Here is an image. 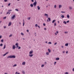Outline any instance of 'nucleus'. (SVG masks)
<instances>
[{"label":"nucleus","instance_id":"nucleus-1","mask_svg":"<svg viewBox=\"0 0 74 74\" xmlns=\"http://www.w3.org/2000/svg\"><path fill=\"white\" fill-rule=\"evenodd\" d=\"M16 57L15 56V55H13V56H8L7 57V58L8 59V58H15Z\"/></svg>","mask_w":74,"mask_h":74},{"label":"nucleus","instance_id":"nucleus-2","mask_svg":"<svg viewBox=\"0 0 74 74\" xmlns=\"http://www.w3.org/2000/svg\"><path fill=\"white\" fill-rule=\"evenodd\" d=\"M33 5H34V7H36V5H37V1H35L34 2Z\"/></svg>","mask_w":74,"mask_h":74},{"label":"nucleus","instance_id":"nucleus-3","mask_svg":"<svg viewBox=\"0 0 74 74\" xmlns=\"http://www.w3.org/2000/svg\"><path fill=\"white\" fill-rule=\"evenodd\" d=\"M33 52V50H31L29 52V54H32Z\"/></svg>","mask_w":74,"mask_h":74},{"label":"nucleus","instance_id":"nucleus-4","mask_svg":"<svg viewBox=\"0 0 74 74\" xmlns=\"http://www.w3.org/2000/svg\"><path fill=\"white\" fill-rule=\"evenodd\" d=\"M16 48V47H15V45H13L12 49H15Z\"/></svg>","mask_w":74,"mask_h":74},{"label":"nucleus","instance_id":"nucleus-5","mask_svg":"<svg viewBox=\"0 0 74 74\" xmlns=\"http://www.w3.org/2000/svg\"><path fill=\"white\" fill-rule=\"evenodd\" d=\"M8 53H9V52H6L3 55V56H5V55H6L7 54H8Z\"/></svg>","mask_w":74,"mask_h":74},{"label":"nucleus","instance_id":"nucleus-6","mask_svg":"<svg viewBox=\"0 0 74 74\" xmlns=\"http://www.w3.org/2000/svg\"><path fill=\"white\" fill-rule=\"evenodd\" d=\"M29 57H30V58H32V56H33V54H29Z\"/></svg>","mask_w":74,"mask_h":74},{"label":"nucleus","instance_id":"nucleus-7","mask_svg":"<svg viewBox=\"0 0 74 74\" xmlns=\"http://www.w3.org/2000/svg\"><path fill=\"white\" fill-rule=\"evenodd\" d=\"M15 15H14L12 16V19H14L15 18Z\"/></svg>","mask_w":74,"mask_h":74},{"label":"nucleus","instance_id":"nucleus-8","mask_svg":"<svg viewBox=\"0 0 74 74\" xmlns=\"http://www.w3.org/2000/svg\"><path fill=\"white\" fill-rule=\"evenodd\" d=\"M45 16H47V18H48V14H45Z\"/></svg>","mask_w":74,"mask_h":74},{"label":"nucleus","instance_id":"nucleus-9","mask_svg":"<svg viewBox=\"0 0 74 74\" xmlns=\"http://www.w3.org/2000/svg\"><path fill=\"white\" fill-rule=\"evenodd\" d=\"M59 33V32L58 31H57L55 33V34L56 36L57 35V34H58Z\"/></svg>","mask_w":74,"mask_h":74},{"label":"nucleus","instance_id":"nucleus-10","mask_svg":"<svg viewBox=\"0 0 74 74\" xmlns=\"http://www.w3.org/2000/svg\"><path fill=\"white\" fill-rule=\"evenodd\" d=\"M37 8L38 9V10H40V6H38L37 7Z\"/></svg>","mask_w":74,"mask_h":74},{"label":"nucleus","instance_id":"nucleus-11","mask_svg":"<svg viewBox=\"0 0 74 74\" xmlns=\"http://www.w3.org/2000/svg\"><path fill=\"white\" fill-rule=\"evenodd\" d=\"M62 7V6L61 5H59V8H60Z\"/></svg>","mask_w":74,"mask_h":74},{"label":"nucleus","instance_id":"nucleus-12","mask_svg":"<svg viewBox=\"0 0 74 74\" xmlns=\"http://www.w3.org/2000/svg\"><path fill=\"white\" fill-rule=\"evenodd\" d=\"M25 62H23L22 63V65H25Z\"/></svg>","mask_w":74,"mask_h":74},{"label":"nucleus","instance_id":"nucleus-13","mask_svg":"<svg viewBox=\"0 0 74 74\" xmlns=\"http://www.w3.org/2000/svg\"><path fill=\"white\" fill-rule=\"evenodd\" d=\"M11 22H10L8 24V26H10L11 25Z\"/></svg>","mask_w":74,"mask_h":74},{"label":"nucleus","instance_id":"nucleus-14","mask_svg":"<svg viewBox=\"0 0 74 74\" xmlns=\"http://www.w3.org/2000/svg\"><path fill=\"white\" fill-rule=\"evenodd\" d=\"M65 46L66 47H67V46H68V45H69V43H66L65 44Z\"/></svg>","mask_w":74,"mask_h":74},{"label":"nucleus","instance_id":"nucleus-15","mask_svg":"<svg viewBox=\"0 0 74 74\" xmlns=\"http://www.w3.org/2000/svg\"><path fill=\"white\" fill-rule=\"evenodd\" d=\"M59 59H60V58H57L56 59V60H59Z\"/></svg>","mask_w":74,"mask_h":74},{"label":"nucleus","instance_id":"nucleus-16","mask_svg":"<svg viewBox=\"0 0 74 74\" xmlns=\"http://www.w3.org/2000/svg\"><path fill=\"white\" fill-rule=\"evenodd\" d=\"M17 66V65L16 64H14L13 66V67H16Z\"/></svg>","mask_w":74,"mask_h":74},{"label":"nucleus","instance_id":"nucleus-17","mask_svg":"<svg viewBox=\"0 0 74 74\" xmlns=\"http://www.w3.org/2000/svg\"><path fill=\"white\" fill-rule=\"evenodd\" d=\"M69 8L70 10H72L73 9V8H72V7L71 6H69Z\"/></svg>","mask_w":74,"mask_h":74},{"label":"nucleus","instance_id":"nucleus-18","mask_svg":"<svg viewBox=\"0 0 74 74\" xmlns=\"http://www.w3.org/2000/svg\"><path fill=\"white\" fill-rule=\"evenodd\" d=\"M67 18H68V19L70 18V16L68 14L67 15Z\"/></svg>","mask_w":74,"mask_h":74},{"label":"nucleus","instance_id":"nucleus-19","mask_svg":"<svg viewBox=\"0 0 74 74\" xmlns=\"http://www.w3.org/2000/svg\"><path fill=\"white\" fill-rule=\"evenodd\" d=\"M63 23H64V24H65V25H66L67 24V23H66V22L65 21H64Z\"/></svg>","mask_w":74,"mask_h":74},{"label":"nucleus","instance_id":"nucleus-20","mask_svg":"<svg viewBox=\"0 0 74 74\" xmlns=\"http://www.w3.org/2000/svg\"><path fill=\"white\" fill-rule=\"evenodd\" d=\"M30 6L31 7H33V4H31Z\"/></svg>","mask_w":74,"mask_h":74},{"label":"nucleus","instance_id":"nucleus-21","mask_svg":"<svg viewBox=\"0 0 74 74\" xmlns=\"http://www.w3.org/2000/svg\"><path fill=\"white\" fill-rule=\"evenodd\" d=\"M56 21V20H53L52 22L53 23H54V22H55Z\"/></svg>","mask_w":74,"mask_h":74},{"label":"nucleus","instance_id":"nucleus-22","mask_svg":"<svg viewBox=\"0 0 74 74\" xmlns=\"http://www.w3.org/2000/svg\"><path fill=\"white\" fill-rule=\"evenodd\" d=\"M46 53V54H47L46 55H49V53L48 52Z\"/></svg>","mask_w":74,"mask_h":74},{"label":"nucleus","instance_id":"nucleus-23","mask_svg":"<svg viewBox=\"0 0 74 74\" xmlns=\"http://www.w3.org/2000/svg\"><path fill=\"white\" fill-rule=\"evenodd\" d=\"M61 17L62 18H64V16L63 15H61Z\"/></svg>","mask_w":74,"mask_h":74},{"label":"nucleus","instance_id":"nucleus-24","mask_svg":"<svg viewBox=\"0 0 74 74\" xmlns=\"http://www.w3.org/2000/svg\"><path fill=\"white\" fill-rule=\"evenodd\" d=\"M48 52H49V53H51V50L48 49Z\"/></svg>","mask_w":74,"mask_h":74},{"label":"nucleus","instance_id":"nucleus-25","mask_svg":"<svg viewBox=\"0 0 74 74\" xmlns=\"http://www.w3.org/2000/svg\"><path fill=\"white\" fill-rule=\"evenodd\" d=\"M30 18H31L30 17H28L27 18V19L28 20H30Z\"/></svg>","mask_w":74,"mask_h":74},{"label":"nucleus","instance_id":"nucleus-26","mask_svg":"<svg viewBox=\"0 0 74 74\" xmlns=\"http://www.w3.org/2000/svg\"><path fill=\"white\" fill-rule=\"evenodd\" d=\"M6 47V46H5V45H4V47L3 48V49H5V47Z\"/></svg>","mask_w":74,"mask_h":74},{"label":"nucleus","instance_id":"nucleus-27","mask_svg":"<svg viewBox=\"0 0 74 74\" xmlns=\"http://www.w3.org/2000/svg\"><path fill=\"white\" fill-rule=\"evenodd\" d=\"M18 43H16V44H15V45L16 46H18Z\"/></svg>","mask_w":74,"mask_h":74},{"label":"nucleus","instance_id":"nucleus-28","mask_svg":"<svg viewBox=\"0 0 74 74\" xmlns=\"http://www.w3.org/2000/svg\"><path fill=\"white\" fill-rule=\"evenodd\" d=\"M48 19L49 20V21L50 22V21H51V18H48Z\"/></svg>","mask_w":74,"mask_h":74},{"label":"nucleus","instance_id":"nucleus-29","mask_svg":"<svg viewBox=\"0 0 74 74\" xmlns=\"http://www.w3.org/2000/svg\"><path fill=\"white\" fill-rule=\"evenodd\" d=\"M12 34L11 35H10L9 36V37H12Z\"/></svg>","mask_w":74,"mask_h":74},{"label":"nucleus","instance_id":"nucleus-30","mask_svg":"<svg viewBox=\"0 0 74 74\" xmlns=\"http://www.w3.org/2000/svg\"><path fill=\"white\" fill-rule=\"evenodd\" d=\"M3 45V44L1 43L0 45V47H2Z\"/></svg>","mask_w":74,"mask_h":74},{"label":"nucleus","instance_id":"nucleus-31","mask_svg":"<svg viewBox=\"0 0 74 74\" xmlns=\"http://www.w3.org/2000/svg\"><path fill=\"white\" fill-rule=\"evenodd\" d=\"M22 73L23 74H25V71H23Z\"/></svg>","mask_w":74,"mask_h":74},{"label":"nucleus","instance_id":"nucleus-32","mask_svg":"<svg viewBox=\"0 0 74 74\" xmlns=\"http://www.w3.org/2000/svg\"><path fill=\"white\" fill-rule=\"evenodd\" d=\"M21 35H22V36H24V34H23V33H21Z\"/></svg>","mask_w":74,"mask_h":74},{"label":"nucleus","instance_id":"nucleus-33","mask_svg":"<svg viewBox=\"0 0 74 74\" xmlns=\"http://www.w3.org/2000/svg\"><path fill=\"white\" fill-rule=\"evenodd\" d=\"M1 42H3L4 40H3L2 39L1 40Z\"/></svg>","mask_w":74,"mask_h":74},{"label":"nucleus","instance_id":"nucleus-34","mask_svg":"<svg viewBox=\"0 0 74 74\" xmlns=\"http://www.w3.org/2000/svg\"><path fill=\"white\" fill-rule=\"evenodd\" d=\"M44 64H42L41 65V67H44Z\"/></svg>","mask_w":74,"mask_h":74},{"label":"nucleus","instance_id":"nucleus-35","mask_svg":"<svg viewBox=\"0 0 74 74\" xmlns=\"http://www.w3.org/2000/svg\"><path fill=\"white\" fill-rule=\"evenodd\" d=\"M49 44H52V42H49Z\"/></svg>","mask_w":74,"mask_h":74},{"label":"nucleus","instance_id":"nucleus-36","mask_svg":"<svg viewBox=\"0 0 74 74\" xmlns=\"http://www.w3.org/2000/svg\"><path fill=\"white\" fill-rule=\"evenodd\" d=\"M54 7L55 8H56V5H55Z\"/></svg>","mask_w":74,"mask_h":74},{"label":"nucleus","instance_id":"nucleus-37","mask_svg":"<svg viewBox=\"0 0 74 74\" xmlns=\"http://www.w3.org/2000/svg\"><path fill=\"white\" fill-rule=\"evenodd\" d=\"M10 5H11V3H9L8 5V6H10Z\"/></svg>","mask_w":74,"mask_h":74},{"label":"nucleus","instance_id":"nucleus-38","mask_svg":"<svg viewBox=\"0 0 74 74\" xmlns=\"http://www.w3.org/2000/svg\"><path fill=\"white\" fill-rule=\"evenodd\" d=\"M64 33L65 34H67V33H68V32H64Z\"/></svg>","mask_w":74,"mask_h":74},{"label":"nucleus","instance_id":"nucleus-39","mask_svg":"<svg viewBox=\"0 0 74 74\" xmlns=\"http://www.w3.org/2000/svg\"><path fill=\"white\" fill-rule=\"evenodd\" d=\"M35 26L37 27V26H38V25H37V24H36L35 25Z\"/></svg>","mask_w":74,"mask_h":74},{"label":"nucleus","instance_id":"nucleus-40","mask_svg":"<svg viewBox=\"0 0 74 74\" xmlns=\"http://www.w3.org/2000/svg\"><path fill=\"white\" fill-rule=\"evenodd\" d=\"M21 48V47H18V49H20Z\"/></svg>","mask_w":74,"mask_h":74},{"label":"nucleus","instance_id":"nucleus-41","mask_svg":"<svg viewBox=\"0 0 74 74\" xmlns=\"http://www.w3.org/2000/svg\"><path fill=\"white\" fill-rule=\"evenodd\" d=\"M24 25H25V22H23V26H24Z\"/></svg>","mask_w":74,"mask_h":74},{"label":"nucleus","instance_id":"nucleus-42","mask_svg":"<svg viewBox=\"0 0 74 74\" xmlns=\"http://www.w3.org/2000/svg\"><path fill=\"white\" fill-rule=\"evenodd\" d=\"M64 74H69V73L67 72H66Z\"/></svg>","mask_w":74,"mask_h":74},{"label":"nucleus","instance_id":"nucleus-43","mask_svg":"<svg viewBox=\"0 0 74 74\" xmlns=\"http://www.w3.org/2000/svg\"><path fill=\"white\" fill-rule=\"evenodd\" d=\"M15 10V11H19L18 9H16Z\"/></svg>","mask_w":74,"mask_h":74},{"label":"nucleus","instance_id":"nucleus-44","mask_svg":"<svg viewBox=\"0 0 74 74\" xmlns=\"http://www.w3.org/2000/svg\"><path fill=\"white\" fill-rule=\"evenodd\" d=\"M8 11H9V12H10V11H12V10H8Z\"/></svg>","mask_w":74,"mask_h":74},{"label":"nucleus","instance_id":"nucleus-45","mask_svg":"<svg viewBox=\"0 0 74 74\" xmlns=\"http://www.w3.org/2000/svg\"><path fill=\"white\" fill-rule=\"evenodd\" d=\"M56 64V62H54V65H55V64Z\"/></svg>","mask_w":74,"mask_h":74},{"label":"nucleus","instance_id":"nucleus-46","mask_svg":"<svg viewBox=\"0 0 74 74\" xmlns=\"http://www.w3.org/2000/svg\"><path fill=\"white\" fill-rule=\"evenodd\" d=\"M56 23H54V26H56Z\"/></svg>","mask_w":74,"mask_h":74},{"label":"nucleus","instance_id":"nucleus-47","mask_svg":"<svg viewBox=\"0 0 74 74\" xmlns=\"http://www.w3.org/2000/svg\"><path fill=\"white\" fill-rule=\"evenodd\" d=\"M19 47V46H17L16 47V48H18Z\"/></svg>","mask_w":74,"mask_h":74},{"label":"nucleus","instance_id":"nucleus-48","mask_svg":"<svg viewBox=\"0 0 74 74\" xmlns=\"http://www.w3.org/2000/svg\"><path fill=\"white\" fill-rule=\"evenodd\" d=\"M4 2H7V0H4Z\"/></svg>","mask_w":74,"mask_h":74},{"label":"nucleus","instance_id":"nucleus-49","mask_svg":"<svg viewBox=\"0 0 74 74\" xmlns=\"http://www.w3.org/2000/svg\"><path fill=\"white\" fill-rule=\"evenodd\" d=\"M61 12L62 13H65V12H63V11H62V12Z\"/></svg>","mask_w":74,"mask_h":74},{"label":"nucleus","instance_id":"nucleus-50","mask_svg":"<svg viewBox=\"0 0 74 74\" xmlns=\"http://www.w3.org/2000/svg\"><path fill=\"white\" fill-rule=\"evenodd\" d=\"M56 44H57V42H56V43L54 44V45H56Z\"/></svg>","mask_w":74,"mask_h":74},{"label":"nucleus","instance_id":"nucleus-51","mask_svg":"<svg viewBox=\"0 0 74 74\" xmlns=\"http://www.w3.org/2000/svg\"><path fill=\"white\" fill-rule=\"evenodd\" d=\"M62 53H65V51H63Z\"/></svg>","mask_w":74,"mask_h":74},{"label":"nucleus","instance_id":"nucleus-52","mask_svg":"<svg viewBox=\"0 0 74 74\" xmlns=\"http://www.w3.org/2000/svg\"><path fill=\"white\" fill-rule=\"evenodd\" d=\"M6 17H3V18L4 19H6Z\"/></svg>","mask_w":74,"mask_h":74},{"label":"nucleus","instance_id":"nucleus-53","mask_svg":"<svg viewBox=\"0 0 74 74\" xmlns=\"http://www.w3.org/2000/svg\"><path fill=\"white\" fill-rule=\"evenodd\" d=\"M69 21H66V23H69Z\"/></svg>","mask_w":74,"mask_h":74},{"label":"nucleus","instance_id":"nucleus-54","mask_svg":"<svg viewBox=\"0 0 74 74\" xmlns=\"http://www.w3.org/2000/svg\"><path fill=\"white\" fill-rule=\"evenodd\" d=\"M27 32H28V33H29V30L27 29Z\"/></svg>","mask_w":74,"mask_h":74},{"label":"nucleus","instance_id":"nucleus-55","mask_svg":"<svg viewBox=\"0 0 74 74\" xmlns=\"http://www.w3.org/2000/svg\"><path fill=\"white\" fill-rule=\"evenodd\" d=\"M2 38V36H0V39L1 38Z\"/></svg>","mask_w":74,"mask_h":74},{"label":"nucleus","instance_id":"nucleus-56","mask_svg":"<svg viewBox=\"0 0 74 74\" xmlns=\"http://www.w3.org/2000/svg\"><path fill=\"white\" fill-rule=\"evenodd\" d=\"M4 29H5V28H6V26H4Z\"/></svg>","mask_w":74,"mask_h":74},{"label":"nucleus","instance_id":"nucleus-57","mask_svg":"<svg viewBox=\"0 0 74 74\" xmlns=\"http://www.w3.org/2000/svg\"><path fill=\"white\" fill-rule=\"evenodd\" d=\"M31 1L32 2H34V0H31Z\"/></svg>","mask_w":74,"mask_h":74},{"label":"nucleus","instance_id":"nucleus-58","mask_svg":"<svg viewBox=\"0 0 74 74\" xmlns=\"http://www.w3.org/2000/svg\"><path fill=\"white\" fill-rule=\"evenodd\" d=\"M15 74H18V72H16L15 73Z\"/></svg>","mask_w":74,"mask_h":74},{"label":"nucleus","instance_id":"nucleus-59","mask_svg":"<svg viewBox=\"0 0 74 74\" xmlns=\"http://www.w3.org/2000/svg\"><path fill=\"white\" fill-rule=\"evenodd\" d=\"M38 27L39 28V29H40V26H38Z\"/></svg>","mask_w":74,"mask_h":74},{"label":"nucleus","instance_id":"nucleus-60","mask_svg":"<svg viewBox=\"0 0 74 74\" xmlns=\"http://www.w3.org/2000/svg\"><path fill=\"white\" fill-rule=\"evenodd\" d=\"M72 70L73 71H74V68H73Z\"/></svg>","mask_w":74,"mask_h":74},{"label":"nucleus","instance_id":"nucleus-61","mask_svg":"<svg viewBox=\"0 0 74 74\" xmlns=\"http://www.w3.org/2000/svg\"><path fill=\"white\" fill-rule=\"evenodd\" d=\"M43 25L45 26V23H43Z\"/></svg>","mask_w":74,"mask_h":74},{"label":"nucleus","instance_id":"nucleus-62","mask_svg":"<svg viewBox=\"0 0 74 74\" xmlns=\"http://www.w3.org/2000/svg\"><path fill=\"white\" fill-rule=\"evenodd\" d=\"M66 53H68V51H66Z\"/></svg>","mask_w":74,"mask_h":74},{"label":"nucleus","instance_id":"nucleus-63","mask_svg":"<svg viewBox=\"0 0 74 74\" xmlns=\"http://www.w3.org/2000/svg\"><path fill=\"white\" fill-rule=\"evenodd\" d=\"M44 30H47V28H44Z\"/></svg>","mask_w":74,"mask_h":74},{"label":"nucleus","instance_id":"nucleus-64","mask_svg":"<svg viewBox=\"0 0 74 74\" xmlns=\"http://www.w3.org/2000/svg\"><path fill=\"white\" fill-rule=\"evenodd\" d=\"M9 12H7V14H8V13H9Z\"/></svg>","mask_w":74,"mask_h":74}]
</instances>
